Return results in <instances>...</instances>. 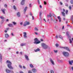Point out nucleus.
<instances>
[{
	"label": "nucleus",
	"mask_w": 73,
	"mask_h": 73,
	"mask_svg": "<svg viewBox=\"0 0 73 73\" xmlns=\"http://www.w3.org/2000/svg\"><path fill=\"white\" fill-rule=\"evenodd\" d=\"M69 43L70 44H71V43H72V39H70L69 40Z\"/></svg>",
	"instance_id": "30"
},
{
	"label": "nucleus",
	"mask_w": 73,
	"mask_h": 73,
	"mask_svg": "<svg viewBox=\"0 0 73 73\" xmlns=\"http://www.w3.org/2000/svg\"><path fill=\"white\" fill-rule=\"evenodd\" d=\"M64 49H66L67 50H68V51H69V52H70V50L68 48L66 47H64Z\"/></svg>",
	"instance_id": "15"
},
{
	"label": "nucleus",
	"mask_w": 73,
	"mask_h": 73,
	"mask_svg": "<svg viewBox=\"0 0 73 73\" xmlns=\"http://www.w3.org/2000/svg\"><path fill=\"white\" fill-rule=\"evenodd\" d=\"M63 12H65V10L64 9H63Z\"/></svg>",
	"instance_id": "56"
},
{
	"label": "nucleus",
	"mask_w": 73,
	"mask_h": 73,
	"mask_svg": "<svg viewBox=\"0 0 73 73\" xmlns=\"http://www.w3.org/2000/svg\"><path fill=\"white\" fill-rule=\"evenodd\" d=\"M32 20H34V17L33 16H32Z\"/></svg>",
	"instance_id": "58"
},
{
	"label": "nucleus",
	"mask_w": 73,
	"mask_h": 73,
	"mask_svg": "<svg viewBox=\"0 0 73 73\" xmlns=\"http://www.w3.org/2000/svg\"><path fill=\"white\" fill-rule=\"evenodd\" d=\"M68 10H66V13L67 15L68 14Z\"/></svg>",
	"instance_id": "38"
},
{
	"label": "nucleus",
	"mask_w": 73,
	"mask_h": 73,
	"mask_svg": "<svg viewBox=\"0 0 73 73\" xmlns=\"http://www.w3.org/2000/svg\"><path fill=\"white\" fill-rule=\"evenodd\" d=\"M40 41H43V39H40Z\"/></svg>",
	"instance_id": "63"
},
{
	"label": "nucleus",
	"mask_w": 73,
	"mask_h": 73,
	"mask_svg": "<svg viewBox=\"0 0 73 73\" xmlns=\"http://www.w3.org/2000/svg\"><path fill=\"white\" fill-rule=\"evenodd\" d=\"M19 68H22V66H21V65H19Z\"/></svg>",
	"instance_id": "39"
},
{
	"label": "nucleus",
	"mask_w": 73,
	"mask_h": 73,
	"mask_svg": "<svg viewBox=\"0 0 73 73\" xmlns=\"http://www.w3.org/2000/svg\"><path fill=\"white\" fill-rule=\"evenodd\" d=\"M49 16L50 17H52V14H51V13H49Z\"/></svg>",
	"instance_id": "36"
},
{
	"label": "nucleus",
	"mask_w": 73,
	"mask_h": 73,
	"mask_svg": "<svg viewBox=\"0 0 73 73\" xmlns=\"http://www.w3.org/2000/svg\"><path fill=\"white\" fill-rule=\"evenodd\" d=\"M25 57L27 60V61H29V58H28V56L27 55H25Z\"/></svg>",
	"instance_id": "13"
},
{
	"label": "nucleus",
	"mask_w": 73,
	"mask_h": 73,
	"mask_svg": "<svg viewBox=\"0 0 73 73\" xmlns=\"http://www.w3.org/2000/svg\"><path fill=\"white\" fill-rule=\"evenodd\" d=\"M13 8L15 10H16V6H15V5H14L13 6Z\"/></svg>",
	"instance_id": "28"
},
{
	"label": "nucleus",
	"mask_w": 73,
	"mask_h": 73,
	"mask_svg": "<svg viewBox=\"0 0 73 73\" xmlns=\"http://www.w3.org/2000/svg\"><path fill=\"white\" fill-rule=\"evenodd\" d=\"M29 24H30V23L28 21L25 22L24 23L23 26H24V27H25L27 26V25H29Z\"/></svg>",
	"instance_id": "5"
},
{
	"label": "nucleus",
	"mask_w": 73,
	"mask_h": 73,
	"mask_svg": "<svg viewBox=\"0 0 73 73\" xmlns=\"http://www.w3.org/2000/svg\"><path fill=\"white\" fill-rule=\"evenodd\" d=\"M68 37V38L69 39V40H71V37H70V36H69L68 35V36H67Z\"/></svg>",
	"instance_id": "33"
},
{
	"label": "nucleus",
	"mask_w": 73,
	"mask_h": 73,
	"mask_svg": "<svg viewBox=\"0 0 73 73\" xmlns=\"http://www.w3.org/2000/svg\"><path fill=\"white\" fill-rule=\"evenodd\" d=\"M26 45V43H21V44L20 45L21 46H25Z\"/></svg>",
	"instance_id": "16"
},
{
	"label": "nucleus",
	"mask_w": 73,
	"mask_h": 73,
	"mask_svg": "<svg viewBox=\"0 0 73 73\" xmlns=\"http://www.w3.org/2000/svg\"><path fill=\"white\" fill-rule=\"evenodd\" d=\"M65 5L66 7H68V4L66 3L65 4Z\"/></svg>",
	"instance_id": "52"
},
{
	"label": "nucleus",
	"mask_w": 73,
	"mask_h": 73,
	"mask_svg": "<svg viewBox=\"0 0 73 73\" xmlns=\"http://www.w3.org/2000/svg\"><path fill=\"white\" fill-rule=\"evenodd\" d=\"M39 7H40V8H42V6H41V5H40Z\"/></svg>",
	"instance_id": "57"
},
{
	"label": "nucleus",
	"mask_w": 73,
	"mask_h": 73,
	"mask_svg": "<svg viewBox=\"0 0 73 73\" xmlns=\"http://www.w3.org/2000/svg\"><path fill=\"white\" fill-rule=\"evenodd\" d=\"M70 69H72V70H73V66L71 67V68H70Z\"/></svg>",
	"instance_id": "47"
},
{
	"label": "nucleus",
	"mask_w": 73,
	"mask_h": 73,
	"mask_svg": "<svg viewBox=\"0 0 73 73\" xmlns=\"http://www.w3.org/2000/svg\"><path fill=\"white\" fill-rule=\"evenodd\" d=\"M5 36L6 38H8L9 37V35L8 34H6L5 35Z\"/></svg>",
	"instance_id": "18"
},
{
	"label": "nucleus",
	"mask_w": 73,
	"mask_h": 73,
	"mask_svg": "<svg viewBox=\"0 0 73 73\" xmlns=\"http://www.w3.org/2000/svg\"><path fill=\"white\" fill-rule=\"evenodd\" d=\"M50 73H54V71L53 70H50Z\"/></svg>",
	"instance_id": "37"
},
{
	"label": "nucleus",
	"mask_w": 73,
	"mask_h": 73,
	"mask_svg": "<svg viewBox=\"0 0 73 73\" xmlns=\"http://www.w3.org/2000/svg\"><path fill=\"white\" fill-rule=\"evenodd\" d=\"M25 0H22L21 2V5H24L25 4Z\"/></svg>",
	"instance_id": "8"
},
{
	"label": "nucleus",
	"mask_w": 73,
	"mask_h": 73,
	"mask_svg": "<svg viewBox=\"0 0 73 73\" xmlns=\"http://www.w3.org/2000/svg\"><path fill=\"white\" fill-rule=\"evenodd\" d=\"M62 15L63 16H65V13L63 12H62Z\"/></svg>",
	"instance_id": "24"
},
{
	"label": "nucleus",
	"mask_w": 73,
	"mask_h": 73,
	"mask_svg": "<svg viewBox=\"0 0 73 73\" xmlns=\"http://www.w3.org/2000/svg\"><path fill=\"white\" fill-rule=\"evenodd\" d=\"M0 18H1V19H2V20H4V18L3 16L0 17Z\"/></svg>",
	"instance_id": "29"
},
{
	"label": "nucleus",
	"mask_w": 73,
	"mask_h": 73,
	"mask_svg": "<svg viewBox=\"0 0 73 73\" xmlns=\"http://www.w3.org/2000/svg\"><path fill=\"white\" fill-rule=\"evenodd\" d=\"M42 46L43 47L44 49H48V50H50V48L49 46H48L47 45H46V44L44 43H42L41 44Z\"/></svg>",
	"instance_id": "2"
},
{
	"label": "nucleus",
	"mask_w": 73,
	"mask_h": 73,
	"mask_svg": "<svg viewBox=\"0 0 73 73\" xmlns=\"http://www.w3.org/2000/svg\"><path fill=\"white\" fill-rule=\"evenodd\" d=\"M4 7L5 8H7V5L6 4H5L4 5Z\"/></svg>",
	"instance_id": "35"
},
{
	"label": "nucleus",
	"mask_w": 73,
	"mask_h": 73,
	"mask_svg": "<svg viewBox=\"0 0 73 73\" xmlns=\"http://www.w3.org/2000/svg\"><path fill=\"white\" fill-rule=\"evenodd\" d=\"M58 19L59 20V23H61V17H60L58 16L57 17Z\"/></svg>",
	"instance_id": "14"
},
{
	"label": "nucleus",
	"mask_w": 73,
	"mask_h": 73,
	"mask_svg": "<svg viewBox=\"0 0 73 73\" xmlns=\"http://www.w3.org/2000/svg\"><path fill=\"white\" fill-rule=\"evenodd\" d=\"M29 13V15H30V16H33V15H32V13H31V12H30Z\"/></svg>",
	"instance_id": "34"
},
{
	"label": "nucleus",
	"mask_w": 73,
	"mask_h": 73,
	"mask_svg": "<svg viewBox=\"0 0 73 73\" xmlns=\"http://www.w3.org/2000/svg\"><path fill=\"white\" fill-rule=\"evenodd\" d=\"M12 23L14 25H16V23L15 22H12Z\"/></svg>",
	"instance_id": "23"
},
{
	"label": "nucleus",
	"mask_w": 73,
	"mask_h": 73,
	"mask_svg": "<svg viewBox=\"0 0 73 73\" xmlns=\"http://www.w3.org/2000/svg\"><path fill=\"white\" fill-rule=\"evenodd\" d=\"M17 16H18V17H20V12H18L17 13Z\"/></svg>",
	"instance_id": "19"
},
{
	"label": "nucleus",
	"mask_w": 73,
	"mask_h": 73,
	"mask_svg": "<svg viewBox=\"0 0 73 73\" xmlns=\"http://www.w3.org/2000/svg\"><path fill=\"white\" fill-rule=\"evenodd\" d=\"M66 35H67V36H69V34L68 33V32L66 33Z\"/></svg>",
	"instance_id": "51"
},
{
	"label": "nucleus",
	"mask_w": 73,
	"mask_h": 73,
	"mask_svg": "<svg viewBox=\"0 0 73 73\" xmlns=\"http://www.w3.org/2000/svg\"><path fill=\"white\" fill-rule=\"evenodd\" d=\"M28 73H32V72H31V71H28Z\"/></svg>",
	"instance_id": "49"
},
{
	"label": "nucleus",
	"mask_w": 73,
	"mask_h": 73,
	"mask_svg": "<svg viewBox=\"0 0 73 73\" xmlns=\"http://www.w3.org/2000/svg\"><path fill=\"white\" fill-rule=\"evenodd\" d=\"M71 20H73V15L71 16Z\"/></svg>",
	"instance_id": "45"
},
{
	"label": "nucleus",
	"mask_w": 73,
	"mask_h": 73,
	"mask_svg": "<svg viewBox=\"0 0 73 73\" xmlns=\"http://www.w3.org/2000/svg\"><path fill=\"white\" fill-rule=\"evenodd\" d=\"M27 7H25V9H24V12H25V11H27Z\"/></svg>",
	"instance_id": "27"
},
{
	"label": "nucleus",
	"mask_w": 73,
	"mask_h": 73,
	"mask_svg": "<svg viewBox=\"0 0 73 73\" xmlns=\"http://www.w3.org/2000/svg\"><path fill=\"white\" fill-rule=\"evenodd\" d=\"M30 66L31 67V68H33V66L31 64H30Z\"/></svg>",
	"instance_id": "26"
},
{
	"label": "nucleus",
	"mask_w": 73,
	"mask_h": 73,
	"mask_svg": "<svg viewBox=\"0 0 73 73\" xmlns=\"http://www.w3.org/2000/svg\"><path fill=\"white\" fill-rule=\"evenodd\" d=\"M62 54L65 57H68L69 55V54L68 52H62Z\"/></svg>",
	"instance_id": "3"
},
{
	"label": "nucleus",
	"mask_w": 73,
	"mask_h": 73,
	"mask_svg": "<svg viewBox=\"0 0 73 73\" xmlns=\"http://www.w3.org/2000/svg\"><path fill=\"white\" fill-rule=\"evenodd\" d=\"M54 52L55 53H57V50H54Z\"/></svg>",
	"instance_id": "50"
},
{
	"label": "nucleus",
	"mask_w": 73,
	"mask_h": 73,
	"mask_svg": "<svg viewBox=\"0 0 73 73\" xmlns=\"http://www.w3.org/2000/svg\"><path fill=\"white\" fill-rule=\"evenodd\" d=\"M40 21H41V17H40Z\"/></svg>",
	"instance_id": "54"
},
{
	"label": "nucleus",
	"mask_w": 73,
	"mask_h": 73,
	"mask_svg": "<svg viewBox=\"0 0 73 73\" xmlns=\"http://www.w3.org/2000/svg\"><path fill=\"white\" fill-rule=\"evenodd\" d=\"M11 35L12 36H14V34H13V33H11Z\"/></svg>",
	"instance_id": "43"
},
{
	"label": "nucleus",
	"mask_w": 73,
	"mask_h": 73,
	"mask_svg": "<svg viewBox=\"0 0 73 73\" xmlns=\"http://www.w3.org/2000/svg\"><path fill=\"white\" fill-rule=\"evenodd\" d=\"M2 54L0 53V61L2 60Z\"/></svg>",
	"instance_id": "17"
},
{
	"label": "nucleus",
	"mask_w": 73,
	"mask_h": 73,
	"mask_svg": "<svg viewBox=\"0 0 73 73\" xmlns=\"http://www.w3.org/2000/svg\"><path fill=\"white\" fill-rule=\"evenodd\" d=\"M70 3L71 4H73V0H71L70 1Z\"/></svg>",
	"instance_id": "44"
},
{
	"label": "nucleus",
	"mask_w": 73,
	"mask_h": 73,
	"mask_svg": "<svg viewBox=\"0 0 73 73\" xmlns=\"http://www.w3.org/2000/svg\"><path fill=\"white\" fill-rule=\"evenodd\" d=\"M60 4L61 5H62L63 4V3H62V2H60Z\"/></svg>",
	"instance_id": "46"
},
{
	"label": "nucleus",
	"mask_w": 73,
	"mask_h": 73,
	"mask_svg": "<svg viewBox=\"0 0 73 73\" xmlns=\"http://www.w3.org/2000/svg\"><path fill=\"white\" fill-rule=\"evenodd\" d=\"M69 63L70 65H72V63L73 64V60H68Z\"/></svg>",
	"instance_id": "9"
},
{
	"label": "nucleus",
	"mask_w": 73,
	"mask_h": 73,
	"mask_svg": "<svg viewBox=\"0 0 73 73\" xmlns=\"http://www.w3.org/2000/svg\"><path fill=\"white\" fill-rule=\"evenodd\" d=\"M42 12H40V13H39V16L40 17H41V15H42Z\"/></svg>",
	"instance_id": "25"
},
{
	"label": "nucleus",
	"mask_w": 73,
	"mask_h": 73,
	"mask_svg": "<svg viewBox=\"0 0 73 73\" xmlns=\"http://www.w3.org/2000/svg\"><path fill=\"white\" fill-rule=\"evenodd\" d=\"M7 64V67L11 69H13V67L11 66L12 63L9 60H7L6 62Z\"/></svg>",
	"instance_id": "1"
},
{
	"label": "nucleus",
	"mask_w": 73,
	"mask_h": 73,
	"mask_svg": "<svg viewBox=\"0 0 73 73\" xmlns=\"http://www.w3.org/2000/svg\"><path fill=\"white\" fill-rule=\"evenodd\" d=\"M9 28H7L6 29L7 30H9Z\"/></svg>",
	"instance_id": "61"
},
{
	"label": "nucleus",
	"mask_w": 73,
	"mask_h": 73,
	"mask_svg": "<svg viewBox=\"0 0 73 73\" xmlns=\"http://www.w3.org/2000/svg\"><path fill=\"white\" fill-rule=\"evenodd\" d=\"M37 2L38 4H40V1L39 0H37Z\"/></svg>",
	"instance_id": "40"
},
{
	"label": "nucleus",
	"mask_w": 73,
	"mask_h": 73,
	"mask_svg": "<svg viewBox=\"0 0 73 73\" xmlns=\"http://www.w3.org/2000/svg\"><path fill=\"white\" fill-rule=\"evenodd\" d=\"M34 30H35V31H38V29L36 27H35Z\"/></svg>",
	"instance_id": "22"
},
{
	"label": "nucleus",
	"mask_w": 73,
	"mask_h": 73,
	"mask_svg": "<svg viewBox=\"0 0 73 73\" xmlns=\"http://www.w3.org/2000/svg\"><path fill=\"white\" fill-rule=\"evenodd\" d=\"M8 26L9 27L13 28V25L12 24L10 23L8 25Z\"/></svg>",
	"instance_id": "7"
},
{
	"label": "nucleus",
	"mask_w": 73,
	"mask_h": 73,
	"mask_svg": "<svg viewBox=\"0 0 73 73\" xmlns=\"http://www.w3.org/2000/svg\"><path fill=\"white\" fill-rule=\"evenodd\" d=\"M24 34V36L25 38H27V33L25 32H24L23 33Z\"/></svg>",
	"instance_id": "10"
},
{
	"label": "nucleus",
	"mask_w": 73,
	"mask_h": 73,
	"mask_svg": "<svg viewBox=\"0 0 73 73\" xmlns=\"http://www.w3.org/2000/svg\"><path fill=\"white\" fill-rule=\"evenodd\" d=\"M6 73H11V71L10 70H9L8 69H6Z\"/></svg>",
	"instance_id": "12"
},
{
	"label": "nucleus",
	"mask_w": 73,
	"mask_h": 73,
	"mask_svg": "<svg viewBox=\"0 0 73 73\" xmlns=\"http://www.w3.org/2000/svg\"><path fill=\"white\" fill-rule=\"evenodd\" d=\"M23 22H21L20 23V25H23Z\"/></svg>",
	"instance_id": "42"
},
{
	"label": "nucleus",
	"mask_w": 73,
	"mask_h": 73,
	"mask_svg": "<svg viewBox=\"0 0 73 73\" xmlns=\"http://www.w3.org/2000/svg\"><path fill=\"white\" fill-rule=\"evenodd\" d=\"M34 44H39V43H40V41L38 40L37 38L34 39Z\"/></svg>",
	"instance_id": "4"
},
{
	"label": "nucleus",
	"mask_w": 73,
	"mask_h": 73,
	"mask_svg": "<svg viewBox=\"0 0 73 73\" xmlns=\"http://www.w3.org/2000/svg\"><path fill=\"white\" fill-rule=\"evenodd\" d=\"M20 73H23V72L21 71L20 72Z\"/></svg>",
	"instance_id": "64"
},
{
	"label": "nucleus",
	"mask_w": 73,
	"mask_h": 73,
	"mask_svg": "<svg viewBox=\"0 0 73 73\" xmlns=\"http://www.w3.org/2000/svg\"><path fill=\"white\" fill-rule=\"evenodd\" d=\"M35 35H38V34H37V32H35Z\"/></svg>",
	"instance_id": "62"
},
{
	"label": "nucleus",
	"mask_w": 73,
	"mask_h": 73,
	"mask_svg": "<svg viewBox=\"0 0 73 73\" xmlns=\"http://www.w3.org/2000/svg\"><path fill=\"white\" fill-rule=\"evenodd\" d=\"M71 6H70L69 7V9H70V10H71Z\"/></svg>",
	"instance_id": "53"
},
{
	"label": "nucleus",
	"mask_w": 73,
	"mask_h": 73,
	"mask_svg": "<svg viewBox=\"0 0 73 73\" xmlns=\"http://www.w3.org/2000/svg\"><path fill=\"white\" fill-rule=\"evenodd\" d=\"M35 52H38V51H40V49L39 48H37L36 49L34 50Z\"/></svg>",
	"instance_id": "20"
},
{
	"label": "nucleus",
	"mask_w": 73,
	"mask_h": 73,
	"mask_svg": "<svg viewBox=\"0 0 73 73\" xmlns=\"http://www.w3.org/2000/svg\"><path fill=\"white\" fill-rule=\"evenodd\" d=\"M50 62H51L52 65H54V62L53 61V60L52 59H51V58H50Z\"/></svg>",
	"instance_id": "6"
},
{
	"label": "nucleus",
	"mask_w": 73,
	"mask_h": 73,
	"mask_svg": "<svg viewBox=\"0 0 73 73\" xmlns=\"http://www.w3.org/2000/svg\"><path fill=\"white\" fill-rule=\"evenodd\" d=\"M52 16L53 17H56V16H55V15L54 14H52Z\"/></svg>",
	"instance_id": "41"
},
{
	"label": "nucleus",
	"mask_w": 73,
	"mask_h": 73,
	"mask_svg": "<svg viewBox=\"0 0 73 73\" xmlns=\"http://www.w3.org/2000/svg\"><path fill=\"white\" fill-rule=\"evenodd\" d=\"M59 37L61 39H62L63 38L61 35H59Z\"/></svg>",
	"instance_id": "32"
},
{
	"label": "nucleus",
	"mask_w": 73,
	"mask_h": 73,
	"mask_svg": "<svg viewBox=\"0 0 73 73\" xmlns=\"http://www.w3.org/2000/svg\"><path fill=\"white\" fill-rule=\"evenodd\" d=\"M44 5H46V2L44 1Z\"/></svg>",
	"instance_id": "48"
},
{
	"label": "nucleus",
	"mask_w": 73,
	"mask_h": 73,
	"mask_svg": "<svg viewBox=\"0 0 73 73\" xmlns=\"http://www.w3.org/2000/svg\"><path fill=\"white\" fill-rule=\"evenodd\" d=\"M60 48H63V49H64V47H60Z\"/></svg>",
	"instance_id": "60"
},
{
	"label": "nucleus",
	"mask_w": 73,
	"mask_h": 73,
	"mask_svg": "<svg viewBox=\"0 0 73 73\" xmlns=\"http://www.w3.org/2000/svg\"><path fill=\"white\" fill-rule=\"evenodd\" d=\"M1 11H2V12L3 14H5V11H6V9H3L1 10Z\"/></svg>",
	"instance_id": "11"
},
{
	"label": "nucleus",
	"mask_w": 73,
	"mask_h": 73,
	"mask_svg": "<svg viewBox=\"0 0 73 73\" xmlns=\"http://www.w3.org/2000/svg\"><path fill=\"white\" fill-rule=\"evenodd\" d=\"M59 45L58 44V43H56L55 44V46H56V47H58V46Z\"/></svg>",
	"instance_id": "31"
},
{
	"label": "nucleus",
	"mask_w": 73,
	"mask_h": 73,
	"mask_svg": "<svg viewBox=\"0 0 73 73\" xmlns=\"http://www.w3.org/2000/svg\"><path fill=\"white\" fill-rule=\"evenodd\" d=\"M36 69H33V73H36Z\"/></svg>",
	"instance_id": "21"
},
{
	"label": "nucleus",
	"mask_w": 73,
	"mask_h": 73,
	"mask_svg": "<svg viewBox=\"0 0 73 73\" xmlns=\"http://www.w3.org/2000/svg\"><path fill=\"white\" fill-rule=\"evenodd\" d=\"M10 72H11V73H14V72H13V71H11Z\"/></svg>",
	"instance_id": "59"
},
{
	"label": "nucleus",
	"mask_w": 73,
	"mask_h": 73,
	"mask_svg": "<svg viewBox=\"0 0 73 73\" xmlns=\"http://www.w3.org/2000/svg\"><path fill=\"white\" fill-rule=\"evenodd\" d=\"M31 5H32V4L31 3L29 5V7H31Z\"/></svg>",
	"instance_id": "55"
}]
</instances>
